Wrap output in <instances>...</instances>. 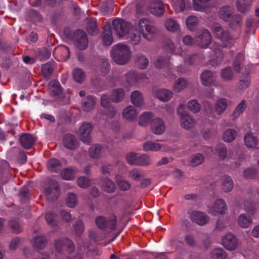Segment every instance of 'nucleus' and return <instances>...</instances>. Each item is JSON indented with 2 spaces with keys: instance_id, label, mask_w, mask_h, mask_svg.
<instances>
[{
  "instance_id": "nucleus-1",
  "label": "nucleus",
  "mask_w": 259,
  "mask_h": 259,
  "mask_svg": "<svg viewBox=\"0 0 259 259\" xmlns=\"http://www.w3.org/2000/svg\"><path fill=\"white\" fill-rule=\"evenodd\" d=\"M111 56L117 64L124 65L130 60L132 52L127 45L118 44L113 47L111 51Z\"/></svg>"
},
{
  "instance_id": "nucleus-2",
  "label": "nucleus",
  "mask_w": 259,
  "mask_h": 259,
  "mask_svg": "<svg viewBox=\"0 0 259 259\" xmlns=\"http://www.w3.org/2000/svg\"><path fill=\"white\" fill-rule=\"evenodd\" d=\"M211 31L215 37L221 40L222 47L230 48L234 45L233 38L230 36L229 32L224 29L220 24H214L211 27Z\"/></svg>"
},
{
  "instance_id": "nucleus-3",
  "label": "nucleus",
  "mask_w": 259,
  "mask_h": 259,
  "mask_svg": "<svg viewBox=\"0 0 259 259\" xmlns=\"http://www.w3.org/2000/svg\"><path fill=\"white\" fill-rule=\"evenodd\" d=\"M139 29L143 37L148 40L153 39L157 32V29L153 23L147 18L139 21Z\"/></svg>"
},
{
  "instance_id": "nucleus-4",
  "label": "nucleus",
  "mask_w": 259,
  "mask_h": 259,
  "mask_svg": "<svg viewBox=\"0 0 259 259\" xmlns=\"http://www.w3.org/2000/svg\"><path fill=\"white\" fill-rule=\"evenodd\" d=\"M177 114L180 118L181 126L185 130H190L195 126V119L185 111V105L181 104L177 108Z\"/></svg>"
},
{
  "instance_id": "nucleus-5",
  "label": "nucleus",
  "mask_w": 259,
  "mask_h": 259,
  "mask_svg": "<svg viewBox=\"0 0 259 259\" xmlns=\"http://www.w3.org/2000/svg\"><path fill=\"white\" fill-rule=\"evenodd\" d=\"M96 224L98 228L101 229L109 228L115 229L117 224V219L114 214L110 215L108 219L101 216L98 217L96 219Z\"/></svg>"
},
{
  "instance_id": "nucleus-6",
  "label": "nucleus",
  "mask_w": 259,
  "mask_h": 259,
  "mask_svg": "<svg viewBox=\"0 0 259 259\" xmlns=\"http://www.w3.org/2000/svg\"><path fill=\"white\" fill-rule=\"evenodd\" d=\"M196 45L200 47L206 48L211 42L212 36L207 29L200 30L196 36Z\"/></svg>"
},
{
  "instance_id": "nucleus-7",
  "label": "nucleus",
  "mask_w": 259,
  "mask_h": 259,
  "mask_svg": "<svg viewBox=\"0 0 259 259\" xmlns=\"http://www.w3.org/2000/svg\"><path fill=\"white\" fill-rule=\"evenodd\" d=\"M222 244L227 250H233L238 245V240L233 234L228 233L222 237Z\"/></svg>"
},
{
  "instance_id": "nucleus-8",
  "label": "nucleus",
  "mask_w": 259,
  "mask_h": 259,
  "mask_svg": "<svg viewBox=\"0 0 259 259\" xmlns=\"http://www.w3.org/2000/svg\"><path fill=\"white\" fill-rule=\"evenodd\" d=\"M114 30L119 37L124 36L129 30L130 24L125 21L117 19L112 22Z\"/></svg>"
},
{
  "instance_id": "nucleus-9",
  "label": "nucleus",
  "mask_w": 259,
  "mask_h": 259,
  "mask_svg": "<svg viewBox=\"0 0 259 259\" xmlns=\"http://www.w3.org/2000/svg\"><path fill=\"white\" fill-rule=\"evenodd\" d=\"M191 220L199 226H204L209 220L208 216L204 212L194 210L190 213Z\"/></svg>"
},
{
  "instance_id": "nucleus-10",
  "label": "nucleus",
  "mask_w": 259,
  "mask_h": 259,
  "mask_svg": "<svg viewBox=\"0 0 259 259\" xmlns=\"http://www.w3.org/2000/svg\"><path fill=\"white\" fill-rule=\"evenodd\" d=\"M74 41L76 47L79 50H84L88 46L87 34L81 30H78L75 32Z\"/></svg>"
},
{
  "instance_id": "nucleus-11",
  "label": "nucleus",
  "mask_w": 259,
  "mask_h": 259,
  "mask_svg": "<svg viewBox=\"0 0 259 259\" xmlns=\"http://www.w3.org/2000/svg\"><path fill=\"white\" fill-rule=\"evenodd\" d=\"M56 249L58 252H61L63 249H66L68 252H72L74 249L73 243L68 238L59 239L56 241Z\"/></svg>"
},
{
  "instance_id": "nucleus-12",
  "label": "nucleus",
  "mask_w": 259,
  "mask_h": 259,
  "mask_svg": "<svg viewBox=\"0 0 259 259\" xmlns=\"http://www.w3.org/2000/svg\"><path fill=\"white\" fill-rule=\"evenodd\" d=\"M149 10L154 15L161 17L164 13V8L160 0H152L149 6Z\"/></svg>"
},
{
  "instance_id": "nucleus-13",
  "label": "nucleus",
  "mask_w": 259,
  "mask_h": 259,
  "mask_svg": "<svg viewBox=\"0 0 259 259\" xmlns=\"http://www.w3.org/2000/svg\"><path fill=\"white\" fill-rule=\"evenodd\" d=\"M152 94L159 100L167 102L172 98L173 93L171 91L165 89H153Z\"/></svg>"
},
{
  "instance_id": "nucleus-14",
  "label": "nucleus",
  "mask_w": 259,
  "mask_h": 259,
  "mask_svg": "<svg viewBox=\"0 0 259 259\" xmlns=\"http://www.w3.org/2000/svg\"><path fill=\"white\" fill-rule=\"evenodd\" d=\"M226 204L224 200L219 199L217 200L213 205L209 207V212L214 215L222 214L225 213L226 210Z\"/></svg>"
},
{
  "instance_id": "nucleus-15",
  "label": "nucleus",
  "mask_w": 259,
  "mask_h": 259,
  "mask_svg": "<svg viewBox=\"0 0 259 259\" xmlns=\"http://www.w3.org/2000/svg\"><path fill=\"white\" fill-rule=\"evenodd\" d=\"M92 131V126L89 123H84L82 124L79 128V133L82 141L84 143H89L91 141V132Z\"/></svg>"
},
{
  "instance_id": "nucleus-16",
  "label": "nucleus",
  "mask_w": 259,
  "mask_h": 259,
  "mask_svg": "<svg viewBox=\"0 0 259 259\" xmlns=\"http://www.w3.org/2000/svg\"><path fill=\"white\" fill-rule=\"evenodd\" d=\"M53 54L61 61L67 60L70 56L69 48L65 46H61L55 48Z\"/></svg>"
},
{
  "instance_id": "nucleus-17",
  "label": "nucleus",
  "mask_w": 259,
  "mask_h": 259,
  "mask_svg": "<svg viewBox=\"0 0 259 259\" xmlns=\"http://www.w3.org/2000/svg\"><path fill=\"white\" fill-rule=\"evenodd\" d=\"M151 129L154 134L161 135L165 131V124L161 119L159 118H155L152 122Z\"/></svg>"
},
{
  "instance_id": "nucleus-18",
  "label": "nucleus",
  "mask_w": 259,
  "mask_h": 259,
  "mask_svg": "<svg viewBox=\"0 0 259 259\" xmlns=\"http://www.w3.org/2000/svg\"><path fill=\"white\" fill-rule=\"evenodd\" d=\"M111 101H112L111 98L110 99L107 95H103L101 97V105L105 108H110L109 111L106 113L107 116L109 118H113L116 113V110L115 108L110 107Z\"/></svg>"
},
{
  "instance_id": "nucleus-19",
  "label": "nucleus",
  "mask_w": 259,
  "mask_h": 259,
  "mask_svg": "<svg viewBox=\"0 0 259 259\" xmlns=\"http://www.w3.org/2000/svg\"><path fill=\"white\" fill-rule=\"evenodd\" d=\"M202 83L205 86H210L214 84L215 75L214 73L209 70L204 71L200 75Z\"/></svg>"
},
{
  "instance_id": "nucleus-20",
  "label": "nucleus",
  "mask_w": 259,
  "mask_h": 259,
  "mask_svg": "<svg viewBox=\"0 0 259 259\" xmlns=\"http://www.w3.org/2000/svg\"><path fill=\"white\" fill-rule=\"evenodd\" d=\"M144 75L143 74L137 73L135 71H130L125 75L126 82L130 85H135L144 78Z\"/></svg>"
},
{
  "instance_id": "nucleus-21",
  "label": "nucleus",
  "mask_w": 259,
  "mask_h": 259,
  "mask_svg": "<svg viewBox=\"0 0 259 259\" xmlns=\"http://www.w3.org/2000/svg\"><path fill=\"white\" fill-rule=\"evenodd\" d=\"M52 187H48L44 190V193L49 199H56L59 196L58 184L56 181H52Z\"/></svg>"
},
{
  "instance_id": "nucleus-22",
  "label": "nucleus",
  "mask_w": 259,
  "mask_h": 259,
  "mask_svg": "<svg viewBox=\"0 0 259 259\" xmlns=\"http://www.w3.org/2000/svg\"><path fill=\"white\" fill-rule=\"evenodd\" d=\"M223 57L224 55L220 48L213 45L211 48L210 60L213 61L216 64H219L222 61Z\"/></svg>"
},
{
  "instance_id": "nucleus-23",
  "label": "nucleus",
  "mask_w": 259,
  "mask_h": 259,
  "mask_svg": "<svg viewBox=\"0 0 259 259\" xmlns=\"http://www.w3.org/2000/svg\"><path fill=\"white\" fill-rule=\"evenodd\" d=\"M131 100L133 104L136 107H140L144 104L143 96L139 91H135L131 93Z\"/></svg>"
},
{
  "instance_id": "nucleus-24",
  "label": "nucleus",
  "mask_w": 259,
  "mask_h": 259,
  "mask_svg": "<svg viewBox=\"0 0 259 259\" xmlns=\"http://www.w3.org/2000/svg\"><path fill=\"white\" fill-rule=\"evenodd\" d=\"M137 115L138 113L136 109L131 105L124 108L122 112L123 117L128 121H134L136 119Z\"/></svg>"
},
{
  "instance_id": "nucleus-25",
  "label": "nucleus",
  "mask_w": 259,
  "mask_h": 259,
  "mask_svg": "<svg viewBox=\"0 0 259 259\" xmlns=\"http://www.w3.org/2000/svg\"><path fill=\"white\" fill-rule=\"evenodd\" d=\"M105 152V148L99 145H95L91 147L89 150L90 156L95 159L99 158Z\"/></svg>"
},
{
  "instance_id": "nucleus-26",
  "label": "nucleus",
  "mask_w": 259,
  "mask_h": 259,
  "mask_svg": "<svg viewBox=\"0 0 259 259\" xmlns=\"http://www.w3.org/2000/svg\"><path fill=\"white\" fill-rule=\"evenodd\" d=\"M20 141L22 146L26 149L31 148L35 143L34 137L28 134L22 135L20 137Z\"/></svg>"
},
{
  "instance_id": "nucleus-27",
  "label": "nucleus",
  "mask_w": 259,
  "mask_h": 259,
  "mask_svg": "<svg viewBox=\"0 0 259 259\" xmlns=\"http://www.w3.org/2000/svg\"><path fill=\"white\" fill-rule=\"evenodd\" d=\"M155 65L158 68H170L171 64L170 58L167 56H160L155 62Z\"/></svg>"
},
{
  "instance_id": "nucleus-28",
  "label": "nucleus",
  "mask_w": 259,
  "mask_h": 259,
  "mask_svg": "<svg viewBox=\"0 0 259 259\" xmlns=\"http://www.w3.org/2000/svg\"><path fill=\"white\" fill-rule=\"evenodd\" d=\"M238 225L242 228H247L252 224V221L249 215L245 213H242L239 215L237 219Z\"/></svg>"
},
{
  "instance_id": "nucleus-29",
  "label": "nucleus",
  "mask_w": 259,
  "mask_h": 259,
  "mask_svg": "<svg viewBox=\"0 0 259 259\" xmlns=\"http://www.w3.org/2000/svg\"><path fill=\"white\" fill-rule=\"evenodd\" d=\"M64 146L70 149H73L78 147V142L74 137L71 135H65L63 139Z\"/></svg>"
},
{
  "instance_id": "nucleus-30",
  "label": "nucleus",
  "mask_w": 259,
  "mask_h": 259,
  "mask_svg": "<svg viewBox=\"0 0 259 259\" xmlns=\"http://www.w3.org/2000/svg\"><path fill=\"white\" fill-rule=\"evenodd\" d=\"M228 100L225 98H220L214 105V110L216 113L220 115L223 113L227 108Z\"/></svg>"
},
{
  "instance_id": "nucleus-31",
  "label": "nucleus",
  "mask_w": 259,
  "mask_h": 259,
  "mask_svg": "<svg viewBox=\"0 0 259 259\" xmlns=\"http://www.w3.org/2000/svg\"><path fill=\"white\" fill-rule=\"evenodd\" d=\"M153 115L149 112L143 113L140 116L139 119V124L141 126H146L153 121Z\"/></svg>"
},
{
  "instance_id": "nucleus-32",
  "label": "nucleus",
  "mask_w": 259,
  "mask_h": 259,
  "mask_svg": "<svg viewBox=\"0 0 259 259\" xmlns=\"http://www.w3.org/2000/svg\"><path fill=\"white\" fill-rule=\"evenodd\" d=\"M124 91L121 88H118L112 90L111 97L113 102L118 103L121 102L124 97Z\"/></svg>"
},
{
  "instance_id": "nucleus-33",
  "label": "nucleus",
  "mask_w": 259,
  "mask_h": 259,
  "mask_svg": "<svg viewBox=\"0 0 259 259\" xmlns=\"http://www.w3.org/2000/svg\"><path fill=\"white\" fill-rule=\"evenodd\" d=\"M166 49L171 53L178 55L182 57H184L185 53L183 51L181 47L177 48L173 42L171 40H168L166 44Z\"/></svg>"
},
{
  "instance_id": "nucleus-34",
  "label": "nucleus",
  "mask_w": 259,
  "mask_h": 259,
  "mask_svg": "<svg viewBox=\"0 0 259 259\" xmlns=\"http://www.w3.org/2000/svg\"><path fill=\"white\" fill-rule=\"evenodd\" d=\"M187 80L183 77H180L174 83L172 89L176 92H180L184 90L188 85Z\"/></svg>"
},
{
  "instance_id": "nucleus-35",
  "label": "nucleus",
  "mask_w": 259,
  "mask_h": 259,
  "mask_svg": "<svg viewBox=\"0 0 259 259\" xmlns=\"http://www.w3.org/2000/svg\"><path fill=\"white\" fill-rule=\"evenodd\" d=\"M101 186L104 191L109 193L114 192L116 188L114 182L108 178H106L102 181Z\"/></svg>"
},
{
  "instance_id": "nucleus-36",
  "label": "nucleus",
  "mask_w": 259,
  "mask_h": 259,
  "mask_svg": "<svg viewBox=\"0 0 259 259\" xmlns=\"http://www.w3.org/2000/svg\"><path fill=\"white\" fill-rule=\"evenodd\" d=\"M251 2L250 0H237L236 4L238 11L245 13L249 11Z\"/></svg>"
},
{
  "instance_id": "nucleus-37",
  "label": "nucleus",
  "mask_w": 259,
  "mask_h": 259,
  "mask_svg": "<svg viewBox=\"0 0 259 259\" xmlns=\"http://www.w3.org/2000/svg\"><path fill=\"white\" fill-rule=\"evenodd\" d=\"M115 181L118 187L122 191H127L131 188V185L130 182L124 180L120 175L115 176Z\"/></svg>"
},
{
  "instance_id": "nucleus-38",
  "label": "nucleus",
  "mask_w": 259,
  "mask_h": 259,
  "mask_svg": "<svg viewBox=\"0 0 259 259\" xmlns=\"http://www.w3.org/2000/svg\"><path fill=\"white\" fill-rule=\"evenodd\" d=\"M245 145L248 148H252L257 145V137L251 133H247L244 137Z\"/></svg>"
},
{
  "instance_id": "nucleus-39",
  "label": "nucleus",
  "mask_w": 259,
  "mask_h": 259,
  "mask_svg": "<svg viewBox=\"0 0 259 259\" xmlns=\"http://www.w3.org/2000/svg\"><path fill=\"white\" fill-rule=\"evenodd\" d=\"M233 187V182L230 177L224 176L222 178V188L224 192H228L232 190Z\"/></svg>"
},
{
  "instance_id": "nucleus-40",
  "label": "nucleus",
  "mask_w": 259,
  "mask_h": 259,
  "mask_svg": "<svg viewBox=\"0 0 259 259\" xmlns=\"http://www.w3.org/2000/svg\"><path fill=\"white\" fill-rule=\"evenodd\" d=\"M164 146L159 143L151 141L145 142L143 144V148L146 151H158Z\"/></svg>"
},
{
  "instance_id": "nucleus-41",
  "label": "nucleus",
  "mask_w": 259,
  "mask_h": 259,
  "mask_svg": "<svg viewBox=\"0 0 259 259\" xmlns=\"http://www.w3.org/2000/svg\"><path fill=\"white\" fill-rule=\"evenodd\" d=\"M246 106L247 104L246 101L242 100L236 106L232 113L233 118L236 119L238 118L240 115L243 113L246 108Z\"/></svg>"
},
{
  "instance_id": "nucleus-42",
  "label": "nucleus",
  "mask_w": 259,
  "mask_h": 259,
  "mask_svg": "<svg viewBox=\"0 0 259 259\" xmlns=\"http://www.w3.org/2000/svg\"><path fill=\"white\" fill-rule=\"evenodd\" d=\"M95 103L96 101L93 97L88 96L83 101L82 106L84 110L90 111L94 108Z\"/></svg>"
},
{
  "instance_id": "nucleus-43",
  "label": "nucleus",
  "mask_w": 259,
  "mask_h": 259,
  "mask_svg": "<svg viewBox=\"0 0 259 259\" xmlns=\"http://www.w3.org/2000/svg\"><path fill=\"white\" fill-rule=\"evenodd\" d=\"M96 23L97 20L95 18H91L87 23V29L91 35H95L98 32L99 30Z\"/></svg>"
},
{
  "instance_id": "nucleus-44",
  "label": "nucleus",
  "mask_w": 259,
  "mask_h": 259,
  "mask_svg": "<svg viewBox=\"0 0 259 259\" xmlns=\"http://www.w3.org/2000/svg\"><path fill=\"white\" fill-rule=\"evenodd\" d=\"M211 259H226V252L221 248H217L213 249L210 254Z\"/></svg>"
},
{
  "instance_id": "nucleus-45",
  "label": "nucleus",
  "mask_w": 259,
  "mask_h": 259,
  "mask_svg": "<svg viewBox=\"0 0 259 259\" xmlns=\"http://www.w3.org/2000/svg\"><path fill=\"white\" fill-rule=\"evenodd\" d=\"M232 14V9L231 7L226 6L222 7L219 11V15L220 17L225 20L227 21L229 19Z\"/></svg>"
},
{
  "instance_id": "nucleus-46",
  "label": "nucleus",
  "mask_w": 259,
  "mask_h": 259,
  "mask_svg": "<svg viewBox=\"0 0 259 259\" xmlns=\"http://www.w3.org/2000/svg\"><path fill=\"white\" fill-rule=\"evenodd\" d=\"M165 28L169 31H176L179 29L180 25L173 19H167L164 23Z\"/></svg>"
},
{
  "instance_id": "nucleus-47",
  "label": "nucleus",
  "mask_w": 259,
  "mask_h": 259,
  "mask_svg": "<svg viewBox=\"0 0 259 259\" xmlns=\"http://www.w3.org/2000/svg\"><path fill=\"white\" fill-rule=\"evenodd\" d=\"M237 132L233 129H228L223 135V139L226 142H230L236 137Z\"/></svg>"
},
{
  "instance_id": "nucleus-48",
  "label": "nucleus",
  "mask_w": 259,
  "mask_h": 259,
  "mask_svg": "<svg viewBox=\"0 0 259 259\" xmlns=\"http://www.w3.org/2000/svg\"><path fill=\"white\" fill-rule=\"evenodd\" d=\"M47 167L49 170L53 172H56L60 169L61 164L57 159H52L48 162Z\"/></svg>"
},
{
  "instance_id": "nucleus-49",
  "label": "nucleus",
  "mask_w": 259,
  "mask_h": 259,
  "mask_svg": "<svg viewBox=\"0 0 259 259\" xmlns=\"http://www.w3.org/2000/svg\"><path fill=\"white\" fill-rule=\"evenodd\" d=\"M130 42L134 45H138L141 41V36L136 30H131L127 36Z\"/></svg>"
},
{
  "instance_id": "nucleus-50",
  "label": "nucleus",
  "mask_w": 259,
  "mask_h": 259,
  "mask_svg": "<svg viewBox=\"0 0 259 259\" xmlns=\"http://www.w3.org/2000/svg\"><path fill=\"white\" fill-rule=\"evenodd\" d=\"M210 0H193V7L196 11H205L207 3Z\"/></svg>"
},
{
  "instance_id": "nucleus-51",
  "label": "nucleus",
  "mask_w": 259,
  "mask_h": 259,
  "mask_svg": "<svg viewBox=\"0 0 259 259\" xmlns=\"http://www.w3.org/2000/svg\"><path fill=\"white\" fill-rule=\"evenodd\" d=\"M103 39L106 45L109 46L112 44L113 39L111 30L109 27L105 28L103 33Z\"/></svg>"
},
{
  "instance_id": "nucleus-52",
  "label": "nucleus",
  "mask_w": 259,
  "mask_h": 259,
  "mask_svg": "<svg viewBox=\"0 0 259 259\" xmlns=\"http://www.w3.org/2000/svg\"><path fill=\"white\" fill-rule=\"evenodd\" d=\"M187 108L192 112L197 113L200 111L201 105L197 100L193 99L188 102Z\"/></svg>"
},
{
  "instance_id": "nucleus-53",
  "label": "nucleus",
  "mask_w": 259,
  "mask_h": 259,
  "mask_svg": "<svg viewBox=\"0 0 259 259\" xmlns=\"http://www.w3.org/2000/svg\"><path fill=\"white\" fill-rule=\"evenodd\" d=\"M136 63L137 66L141 69L146 68L149 64L148 59L142 55H139L137 56Z\"/></svg>"
},
{
  "instance_id": "nucleus-54",
  "label": "nucleus",
  "mask_w": 259,
  "mask_h": 259,
  "mask_svg": "<svg viewBox=\"0 0 259 259\" xmlns=\"http://www.w3.org/2000/svg\"><path fill=\"white\" fill-rule=\"evenodd\" d=\"M74 80L79 83L82 82L85 79V75L84 71L80 68H75L73 72Z\"/></svg>"
},
{
  "instance_id": "nucleus-55",
  "label": "nucleus",
  "mask_w": 259,
  "mask_h": 259,
  "mask_svg": "<svg viewBox=\"0 0 259 259\" xmlns=\"http://www.w3.org/2000/svg\"><path fill=\"white\" fill-rule=\"evenodd\" d=\"M198 23V20L196 16H190L186 19V25L188 28L193 31Z\"/></svg>"
},
{
  "instance_id": "nucleus-56",
  "label": "nucleus",
  "mask_w": 259,
  "mask_h": 259,
  "mask_svg": "<svg viewBox=\"0 0 259 259\" xmlns=\"http://www.w3.org/2000/svg\"><path fill=\"white\" fill-rule=\"evenodd\" d=\"M243 55L242 54H238L234 62V68L236 71L240 72L243 69Z\"/></svg>"
},
{
  "instance_id": "nucleus-57",
  "label": "nucleus",
  "mask_w": 259,
  "mask_h": 259,
  "mask_svg": "<svg viewBox=\"0 0 259 259\" xmlns=\"http://www.w3.org/2000/svg\"><path fill=\"white\" fill-rule=\"evenodd\" d=\"M54 68V65L51 63H47L42 66V72L46 78H48L52 74Z\"/></svg>"
},
{
  "instance_id": "nucleus-58",
  "label": "nucleus",
  "mask_w": 259,
  "mask_h": 259,
  "mask_svg": "<svg viewBox=\"0 0 259 259\" xmlns=\"http://www.w3.org/2000/svg\"><path fill=\"white\" fill-rule=\"evenodd\" d=\"M75 171L71 168H65L61 171L62 178L66 180H71L75 177Z\"/></svg>"
},
{
  "instance_id": "nucleus-59",
  "label": "nucleus",
  "mask_w": 259,
  "mask_h": 259,
  "mask_svg": "<svg viewBox=\"0 0 259 259\" xmlns=\"http://www.w3.org/2000/svg\"><path fill=\"white\" fill-rule=\"evenodd\" d=\"M78 203L77 198L76 194L69 193L66 199V204L68 207L73 208L76 206Z\"/></svg>"
},
{
  "instance_id": "nucleus-60",
  "label": "nucleus",
  "mask_w": 259,
  "mask_h": 259,
  "mask_svg": "<svg viewBox=\"0 0 259 259\" xmlns=\"http://www.w3.org/2000/svg\"><path fill=\"white\" fill-rule=\"evenodd\" d=\"M47 242V239L44 236H37L34 238L33 245L38 248H43Z\"/></svg>"
},
{
  "instance_id": "nucleus-61",
  "label": "nucleus",
  "mask_w": 259,
  "mask_h": 259,
  "mask_svg": "<svg viewBox=\"0 0 259 259\" xmlns=\"http://www.w3.org/2000/svg\"><path fill=\"white\" fill-rule=\"evenodd\" d=\"M216 151L218 153V156L222 159H225L227 154V151L226 147L223 144H219L217 145Z\"/></svg>"
},
{
  "instance_id": "nucleus-62",
  "label": "nucleus",
  "mask_w": 259,
  "mask_h": 259,
  "mask_svg": "<svg viewBox=\"0 0 259 259\" xmlns=\"http://www.w3.org/2000/svg\"><path fill=\"white\" fill-rule=\"evenodd\" d=\"M204 158L201 154H196L192 157L191 164L192 166H196L201 164L204 161Z\"/></svg>"
},
{
  "instance_id": "nucleus-63",
  "label": "nucleus",
  "mask_w": 259,
  "mask_h": 259,
  "mask_svg": "<svg viewBox=\"0 0 259 259\" xmlns=\"http://www.w3.org/2000/svg\"><path fill=\"white\" fill-rule=\"evenodd\" d=\"M257 208L255 203L251 201L244 202V210L248 213L253 214Z\"/></svg>"
},
{
  "instance_id": "nucleus-64",
  "label": "nucleus",
  "mask_w": 259,
  "mask_h": 259,
  "mask_svg": "<svg viewBox=\"0 0 259 259\" xmlns=\"http://www.w3.org/2000/svg\"><path fill=\"white\" fill-rule=\"evenodd\" d=\"M46 220L50 226L54 227L57 225L56 215L55 213L47 212L46 214Z\"/></svg>"
}]
</instances>
